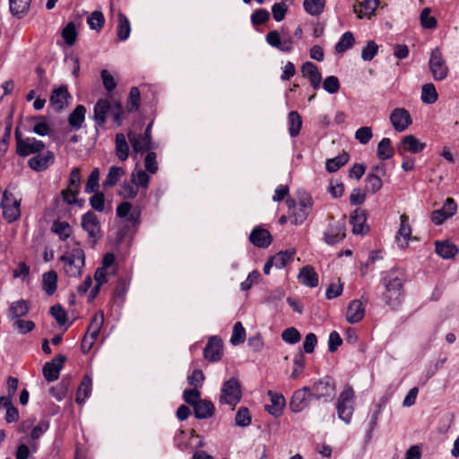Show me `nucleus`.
<instances>
[{"instance_id": "1", "label": "nucleus", "mask_w": 459, "mask_h": 459, "mask_svg": "<svg viewBox=\"0 0 459 459\" xmlns=\"http://www.w3.org/2000/svg\"><path fill=\"white\" fill-rule=\"evenodd\" d=\"M403 277L401 273L391 271L382 279L385 290L382 293L383 299L389 307H394L400 303L403 296Z\"/></svg>"}, {"instance_id": "2", "label": "nucleus", "mask_w": 459, "mask_h": 459, "mask_svg": "<svg viewBox=\"0 0 459 459\" xmlns=\"http://www.w3.org/2000/svg\"><path fill=\"white\" fill-rule=\"evenodd\" d=\"M59 260L63 264L65 273L69 277H78L85 265L84 251L81 247L64 253Z\"/></svg>"}, {"instance_id": "3", "label": "nucleus", "mask_w": 459, "mask_h": 459, "mask_svg": "<svg viewBox=\"0 0 459 459\" xmlns=\"http://www.w3.org/2000/svg\"><path fill=\"white\" fill-rule=\"evenodd\" d=\"M16 140V153L21 157H27L41 152L45 150V143L35 137H23L20 129L16 128L14 133Z\"/></svg>"}, {"instance_id": "4", "label": "nucleus", "mask_w": 459, "mask_h": 459, "mask_svg": "<svg viewBox=\"0 0 459 459\" xmlns=\"http://www.w3.org/2000/svg\"><path fill=\"white\" fill-rule=\"evenodd\" d=\"M286 204L290 210L291 222L295 225H300L307 220L312 211L313 201L310 196L305 195L300 199L299 205L292 198H288Z\"/></svg>"}, {"instance_id": "5", "label": "nucleus", "mask_w": 459, "mask_h": 459, "mask_svg": "<svg viewBox=\"0 0 459 459\" xmlns=\"http://www.w3.org/2000/svg\"><path fill=\"white\" fill-rule=\"evenodd\" d=\"M336 409L339 419L350 423L354 411V392L351 386H346L340 394Z\"/></svg>"}, {"instance_id": "6", "label": "nucleus", "mask_w": 459, "mask_h": 459, "mask_svg": "<svg viewBox=\"0 0 459 459\" xmlns=\"http://www.w3.org/2000/svg\"><path fill=\"white\" fill-rule=\"evenodd\" d=\"M242 392L238 380L231 377L222 385L220 395V403L234 408L241 400Z\"/></svg>"}, {"instance_id": "7", "label": "nucleus", "mask_w": 459, "mask_h": 459, "mask_svg": "<svg viewBox=\"0 0 459 459\" xmlns=\"http://www.w3.org/2000/svg\"><path fill=\"white\" fill-rule=\"evenodd\" d=\"M265 40L268 45L281 52L290 53L293 49V39L288 32L271 30L267 33Z\"/></svg>"}, {"instance_id": "8", "label": "nucleus", "mask_w": 459, "mask_h": 459, "mask_svg": "<svg viewBox=\"0 0 459 459\" xmlns=\"http://www.w3.org/2000/svg\"><path fill=\"white\" fill-rule=\"evenodd\" d=\"M429 65L433 78L436 81H442L447 77L448 66L438 48L431 51Z\"/></svg>"}, {"instance_id": "9", "label": "nucleus", "mask_w": 459, "mask_h": 459, "mask_svg": "<svg viewBox=\"0 0 459 459\" xmlns=\"http://www.w3.org/2000/svg\"><path fill=\"white\" fill-rule=\"evenodd\" d=\"M56 160L55 153L49 150L34 154L28 160V166L33 171L42 172L50 168Z\"/></svg>"}, {"instance_id": "10", "label": "nucleus", "mask_w": 459, "mask_h": 459, "mask_svg": "<svg viewBox=\"0 0 459 459\" xmlns=\"http://www.w3.org/2000/svg\"><path fill=\"white\" fill-rule=\"evenodd\" d=\"M310 393V395L317 400L324 399L327 401L328 399H332L334 395L335 383L331 377H324L313 385Z\"/></svg>"}, {"instance_id": "11", "label": "nucleus", "mask_w": 459, "mask_h": 459, "mask_svg": "<svg viewBox=\"0 0 459 459\" xmlns=\"http://www.w3.org/2000/svg\"><path fill=\"white\" fill-rule=\"evenodd\" d=\"M1 206L3 216L8 222H13L21 216L20 201L6 191L3 195Z\"/></svg>"}, {"instance_id": "12", "label": "nucleus", "mask_w": 459, "mask_h": 459, "mask_svg": "<svg viewBox=\"0 0 459 459\" xmlns=\"http://www.w3.org/2000/svg\"><path fill=\"white\" fill-rule=\"evenodd\" d=\"M82 227L87 232L90 238L96 242L101 238L100 223L97 215L92 212H87L82 216Z\"/></svg>"}, {"instance_id": "13", "label": "nucleus", "mask_w": 459, "mask_h": 459, "mask_svg": "<svg viewBox=\"0 0 459 459\" xmlns=\"http://www.w3.org/2000/svg\"><path fill=\"white\" fill-rule=\"evenodd\" d=\"M31 307V303L27 299H17L9 304L6 310V317L9 321L20 319L28 315Z\"/></svg>"}, {"instance_id": "14", "label": "nucleus", "mask_w": 459, "mask_h": 459, "mask_svg": "<svg viewBox=\"0 0 459 459\" xmlns=\"http://www.w3.org/2000/svg\"><path fill=\"white\" fill-rule=\"evenodd\" d=\"M117 215L135 227L140 224L141 211L138 207L133 208L128 202H123L117 207Z\"/></svg>"}, {"instance_id": "15", "label": "nucleus", "mask_w": 459, "mask_h": 459, "mask_svg": "<svg viewBox=\"0 0 459 459\" xmlns=\"http://www.w3.org/2000/svg\"><path fill=\"white\" fill-rule=\"evenodd\" d=\"M65 359V356L57 355L51 361L44 365L42 373L47 381L52 382L58 378Z\"/></svg>"}, {"instance_id": "16", "label": "nucleus", "mask_w": 459, "mask_h": 459, "mask_svg": "<svg viewBox=\"0 0 459 459\" xmlns=\"http://www.w3.org/2000/svg\"><path fill=\"white\" fill-rule=\"evenodd\" d=\"M390 122L395 131L403 132L412 123L410 113L403 108H394L390 115Z\"/></svg>"}, {"instance_id": "17", "label": "nucleus", "mask_w": 459, "mask_h": 459, "mask_svg": "<svg viewBox=\"0 0 459 459\" xmlns=\"http://www.w3.org/2000/svg\"><path fill=\"white\" fill-rule=\"evenodd\" d=\"M113 104L108 99L99 100L93 108L92 119L96 127H101L107 121L108 115L111 112Z\"/></svg>"}, {"instance_id": "18", "label": "nucleus", "mask_w": 459, "mask_h": 459, "mask_svg": "<svg viewBox=\"0 0 459 459\" xmlns=\"http://www.w3.org/2000/svg\"><path fill=\"white\" fill-rule=\"evenodd\" d=\"M310 388L305 386L294 392L291 400L290 402V408L293 412H300L309 403Z\"/></svg>"}, {"instance_id": "19", "label": "nucleus", "mask_w": 459, "mask_h": 459, "mask_svg": "<svg viewBox=\"0 0 459 459\" xmlns=\"http://www.w3.org/2000/svg\"><path fill=\"white\" fill-rule=\"evenodd\" d=\"M128 140L133 147L134 152H149L155 148L154 143L152 140L145 138L144 136L138 134L133 131L127 133Z\"/></svg>"}, {"instance_id": "20", "label": "nucleus", "mask_w": 459, "mask_h": 459, "mask_svg": "<svg viewBox=\"0 0 459 459\" xmlns=\"http://www.w3.org/2000/svg\"><path fill=\"white\" fill-rule=\"evenodd\" d=\"M456 212V204L452 198H447L441 209L432 212L431 220L436 225L442 224Z\"/></svg>"}, {"instance_id": "21", "label": "nucleus", "mask_w": 459, "mask_h": 459, "mask_svg": "<svg viewBox=\"0 0 459 459\" xmlns=\"http://www.w3.org/2000/svg\"><path fill=\"white\" fill-rule=\"evenodd\" d=\"M366 211L360 208L355 209L351 215V224L354 234L364 235L368 232L369 227L366 223Z\"/></svg>"}, {"instance_id": "22", "label": "nucleus", "mask_w": 459, "mask_h": 459, "mask_svg": "<svg viewBox=\"0 0 459 459\" xmlns=\"http://www.w3.org/2000/svg\"><path fill=\"white\" fill-rule=\"evenodd\" d=\"M345 238V225L342 221H336L329 225L325 232V241L328 245H334Z\"/></svg>"}, {"instance_id": "23", "label": "nucleus", "mask_w": 459, "mask_h": 459, "mask_svg": "<svg viewBox=\"0 0 459 459\" xmlns=\"http://www.w3.org/2000/svg\"><path fill=\"white\" fill-rule=\"evenodd\" d=\"M204 356L210 361H218L222 356V342L217 336H212L209 339L204 350Z\"/></svg>"}, {"instance_id": "24", "label": "nucleus", "mask_w": 459, "mask_h": 459, "mask_svg": "<svg viewBox=\"0 0 459 459\" xmlns=\"http://www.w3.org/2000/svg\"><path fill=\"white\" fill-rule=\"evenodd\" d=\"M270 398V404L265 405V411H268L272 416L278 418L283 412L286 402L282 394H277L272 390L267 392Z\"/></svg>"}, {"instance_id": "25", "label": "nucleus", "mask_w": 459, "mask_h": 459, "mask_svg": "<svg viewBox=\"0 0 459 459\" xmlns=\"http://www.w3.org/2000/svg\"><path fill=\"white\" fill-rule=\"evenodd\" d=\"M385 172L384 166H376L373 168L372 172L366 178V188L368 192L375 194L381 189L383 186L381 176L384 175Z\"/></svg>"}, {"instance_id": "26", "label": "nucleus", "mask_w": 459, "mask_h": 459, "mask_svg": "<svg viewBox=\"0 0 459 459\" xmlns=\"http://www.w3.org/2000/svg\"><path fill=\"white\" fill-rule=\"evenodd\" d=\"M301 72L304 77L307 78L311 86L317 90L320 87L322 75L317 66L312 62H306L301 67Z\"/></svg>"}, {"instance_id": "27", "label": "nucleus", "mask_w": 459, "mask_h": 459, "mask_svg": "<svg viewBox=\"0 0 459 459\" xmlns=\"http://www.w3.org/2000/svg\"><path fill=\"white\" fill-rule=\"evenodd\" d=\"M249 240L255 247L264 248L272 243L273 238L267 230L255 227L249 236Z\"/></svg>"}, {"instance_id": "28", "label": "nucleus", "mask_w": 459, "mask_h": 459, "mask_svg": "<svg viewBox=\"0 0 459 459\" xmlns=\"http://www.w3.org/2000/svg\"><path fill=\"white\" fill-rule=\"evenodd\" d=\"M70 97L67 87L62 85L53 90L50 96V104L56 111L62 110L67 104V99Z\"/></svg>"}, {"instance_id": "29", "label": "nucleus", "mask_w": 459, "mask_h": 459, "mask_svg": "<svg viewBox=\"0 0 459 459\" xmlns=\"http://www.w3.org/2000/svg\"><path fill=\"white\" fill-rule=\"evenodd\" d=\"M425 145L424 143L420 142L414 135L409 134L403 138L398 150L401 154L404 152L418 153L425 148Z\"/></svg>"}, {"instance_id": "30", "label": "nucleus", "mask_w": 459, "mask_h": 459, "mask_svg": "<svg viewBox=\"0 0 459 459\" xmlns=\"http://www.w3.org/2000/svg\"><path fill=\"white\" fill-rule=\"evenodd\" d=\"M378 5V0H363L354 4L353 11L358 18H370Z\"/></svg>"}, {"instance_id": "31", "label": "nucleus", "mask_w": 459, "mask_h": 459, "mask_svg": "<svg viewBox=\"0 0 459 459\" xmlns=\"http://www.w3.org/2000/svg\"><path fill=\"white\" fill-rule=\"evenodd\" d=\"M400 220H401V225H400V229L396 234L395 239L401 248H405L408 245V241L411 235V229L409 224L408 216H406L405 214H403L400 217Z\"/></svg>"}, {"instance_id": "32", "label": "nucleus", "mask_w": 459, "mask_h": 459, "mask_svg": "<svg viewBox=\"0 0 459 459\" xmlns=\"http://www.w3.org/2000/svg\"><path fill=\"white\" fill-rule=\"evenodd\" d=\"M365 316V308L360 300H352L347 308L346 319L348 322L354 324L358 323Z\"/></svg>"}, {"instance_id": "33", "label": "nucleus", "mask_w": 459, "mask_h": 459, "mask_svg": "<svg viewBox=\"0 0 459 459\" xmlns=\"http://www.w3.org/2000/svg\"><path fill=\"white\" fill-rule=\"evenodd\" d=\"M299 281L307 287L314 288L318 284V276L311 266H304L298 276Z\"/></svg>"}, {"instance_id": "34", "label": "nucleus", "mask_w": 459, "mask_h": 459, "mask_svg": "<svg viewBox=\"0 0 459 459\" xmlns=\"http://www.w3.org/2000/svg\"><path fill=\"white\" fill-rule=\"evenodd\" d=\"M196 419H208L214 414L213 403L208 400H200L194 407Z\"/></svg>"}, {"instance_id": "35", "label": "nucleus", "mask_w": 459, "mask_h": 459, "mask_svg": "<svg viewBox=\"0 0 459 459\" xmlns=\"http://www.w3.org/2000/svg\"><path fill=\"white\" fill-rule=\"evenodd\" d=\"M436 253L444 259L453 258L458 252L455 245L449 241H436Z\"/></svg>"}, {"instance_id": "36", "label": "nucleus", "mask_w": 459, "mask_h": 459, "mask_svg": "<svg viewBox=\"0 0 459 459\" xmlns=\"http://www.w3.org/2000/svg\"><path fill=\"white\" fill-rule=\"evenodd\" d=\"M116 155L117 157L125 161L129 156V145L126 142V135L122 133L116 134Z\"/></svg>"}, {"instance_id": "37", "label": "nucleus", "mask_w": 459, "mask_h": 459, "mask_svg": "<svg viewBox=\"0 0 459 459\" xmlns=\"http://www.w3.org/2000/svg\"><path fill=\"white\" fill-rule=\"evenodd\" d=\"M31 0H9L10 12L13 15L22 18L30 6Z\"/></svg>"}, {"instance_id": "38", "label": "nucleus", "mask_w": 459, "mask_h": 459, "mask_svg": "<svg viewBox=\"0 0 459 459\" xmlns=\"http://www.w3.org/2000/svg\"><path fill=\"white\" fill-rule=\"evenodd\" d=\"M294 255L295 251L293 249H289L281 251L271 258L272 262L274 264V266L278 269H281L294 259Z\"/></svg>"}, {"instance_id": "39", "label": "nucleus", "mask_w": 459, "mask_h": 459, "mask_svg": "<svg viewBox=\"0 0 459 459\" xmlns=\"http://www.w3.org/2000/svg\"><path fill=\"white\" fill-rule=\"evenodd\" d=\"M302 126V119L297 111H290L288 115V129L291 137L299 135Z\"/></svg>"}, {"instance_id": "40", "label": "nucleus", "mask_w": 459, "mask_h": 459, "mask_svg": "<svg viewBox=\"0 0 459 459\" xmlns=\"http://www.w3.org/2000/svg\"><path fill=\"white\" fill-rule=\"evenodd\" d=\"M92 381L89 376H84L76 394V403L82 404L89 397L91 391Z\"/></svg>"}, {"instance_id": "41", "label": "nucleus", "mask_w": 459, "mask_h": 459, "mask_svg": "<svg viewBox=\"0 0 459 459\" xmlns=\"http://www.w3.org/2000/svg\"><path fill=\"white\" fill-rule=\"evenodd\" d=\"M377 154L382 160H388L394 156V150L391 145V140L389 138L385 137L378 143Z\"/></svg>"}, {"instance_id": "42", "label": "nucleus", "mask_w": 459, "mask_h": 459, "mask_svg": "<svg viewBox=\"0 0 459 459\" xmlns=\"http://www.w3.org/2000/svg\"><path fill=\"white\" fill-rule=\"evenodd\" d=\"M43 289L48 296L55 293L56 290L57 274L55 271H49L43 274Z\"/></svg>"}, {"instance_id": "43", "label": "nucleus", "mask_w": 459, "mask_h": 459, "mask_svg": "<svg viewBox=\"0 0 459 459\" xmlns=\"http://www.w3.org/2000/svg\"><path fill=\"white\" fill-rule=\"evenodd\" d=\"M325 0H304L303 7L305 11L312 16H316L324 12Z\"/></svg>"}, {"instance_id": "44", "label": "nucleus", "mask_w": 459, "mask_h": 459, "mask_svg": "<svg viewBox=\"0 0 459 459\" xmlns=\"http://www.w3.org/2000/svg\"><path fill=\"white\" fill-rule=\"evenodd\" d=\"M125 175V170L120 167L112 166L103 182L104 187L115 186Z\"/></svg>"}, {"instance_id": "45", "label": "nucleus", "mask_w": 459, "mask_h": 459, "mask_svg": "<svg viewBox=\"0 0 459 459\" xmlns=\"http://www.w3.org/2000/svg\"><path fill=\"white\" fill-rule=\"evenodd\" d=\"M131 26L129 20L123 13H118L117 37L120 40H126L130 36Z\"/></svg>"}, {"instance_id": "46", "label": "nucleus", "mask_w": 459, "mask_h": 459, "mask_svg": "<svg viewBox=\"0 0 459 459\" xmlns=\"http://www.w3.org/2000/svg\"><path fill=\"white\" fill-rule=\"evenodd\" d=\"M349 158V154L343 152L333 159L327 160L325 163L326 170L330 173L337 171L341 167H342L348 162Z\"/></svg>"}, {"instance_id": "47", "label": "nucleus", "mask_w": 459, "mask_h": 459, "mask_svg": "<svg viewBox=\"0 0 459 459\" xmlns=\"http://www.w3.org/2000/svg\"><path fill=\"white\" fill-rule=\"evenodd\" d=\"M71 380L69 377H64L56 386L51 387L50 393L57 400H63L70 387Z\"/></svg>"}, {"instance_id": "48", "label": "nucleus", "mask_w": 459, "mask_h": 459, "mask_svg": "<svg viewBox=\"0 0 459 459\" xmlns=\"http://www.w3.org/2000/svg\"><path fill=\"white\" fill-rule=\"evenodd\" d=\"M85 114V107L78 105L69 116V124L74 128H80L84 121Z\"/></svg>"}, {"instance_id": "49", "label": "nucleus", "mask_w": 459, "mask_h": 459, "mask_svg": "<svg viewBox=\"0 0 459 459\" xmlns=\"http://www.w3.org/2000/svg\"><path fill=\"white\" fill-rule=\"evenodd\" d=\"M438 95L434 84L426 83L422 86L420 99L426 104H433L437 100Z\"/></svg>"}, {"instance_id": "50", "label": "nucleus", "mask_w": 459, "mask_h": 459, "mask_svg": "<svg viewBox=\"0 0 459 459\" xmlns=\"http://www.w3.org/2000/svg\"><path fill=\"white\" fill-rule=\"evenodd\" d=\"M52 230L55 232L61 240L67 239L72 233V228L66 221H56L52 225Z\"/></svg>"}, {"instance_id": "51", "label": "nucleus", "mask_w": 459, "mask_h": 459, "mask_svg": "<svg viewBox=\"0 0 459 459\" xmlns=\"http://www.w3.org/2000/svg\"><path fill=\"white\" fill-rule=\"evenodd\" d=\"M431 9L424 8L420 15V24L424 29L433 30L437 27V22L434 16H430Z\"/></svg>"}, {"instance_id": "52", "label": "nucleus", "mask_w": 459, "mask_h": 459, "mask_svg": "<svg viewBox=\"0 0 459 459\" xmlns=\"http://www.w3.org/2000/svg\"><path fill=\"white\" fill-rule=\"evenodd\" d=\"M36 123L31 128V132L40 136L48 135L51 132L50 126L46 122L45 117H39L34 118Z\"/></svg>"}, {"instance_id": "53", "label": "nucleus", "mask_w": 459, "mask_h": 459, "mask_svg": "<svg viewBox=\"0 0 459 459\" xmlns=\"http://www.w3.org/2000/svg\"><path fill=\"white\" fill-rule=\"evenodd\" d=\"M354 37L351 32H345L341 39L335 45V51L337 53H343L347 49L351 48L354 44Z\"/></svg>"}, {"instance_id": "54", "label": "nucleus", "mask_w": 459, "mask_h": 459, "mask_svg": "<svg viewBox=\"0 0 459 459\" xmlns=\"http://www.w3.org/2000/svg\"><path fill=\"white\" fill-rule=\"evenodd\" d=\"M140 91L137 87H133L130 90L129 97L126 103L128 112H134L140 106Z\"/></svg>"}, {"instance_id": "55", "label": "nucleus", "mask_w": 459, "mask_h": 459, "mask_svg": "<svg viewBox=\"0 0 459 459\" xmlns=\"http://www.w3.org/2000/svg\"><path fill=\"white\" fill-rule=\"evenodd\" d=\"M79 191H73L72 188L66 187L61 191V196L63 201L68 204H78L79 206L82 205V201L78 199Z\"/></svg>"}, {"instance_id": "56", "label": "nucleus", "mask_w": 459, "mask_h": 459, "mask_svg": "<svg viewBox=\"0 0 459 459\" xmlns=\"http://www.w3.org/2000/svg\"><path fill=\"white\" fill-rule=\"evenodd\" d=\"M108 270L102 266L99 267L94 274V279L96 281V285L91 290V295L94 297L98 294L100 286L107 281V276L108 274Z\"/></svg>"}, {"instance_id": "57", "label": "nucleus", "mask_w": 459, "mask_h": 459, "mask_svg": "<svg viewBox=\"0 0 459 459\" xmlns=\"http://www.w3.org/2000/svg\"><path fill=\"white\" fill-rule=\"evenodd\" d=\"M12 325L20 334H26L35 328L34 322L22 318L13 321Z\"/></svg>"}, {"instance_id": "58", "label": "nucleus", "mask_w": 459, "mask_h": 459, "mask_svg": "<svg viewBox=\"0 0 459 459\" xmlns=\"http://www.w3.org/2000/svg\"><path fill=\"white\" fill-rule=\"evenodd\" d=\"M131 178L135 184H137V188L142 187L143 189H147L149 186L150 177L147 172L143 169H138L134 171L131 174Z\"/></svg>"}, {"instance_id": "59", "label": "nucleus", "mask_w": 459, "mask_h": 459, "mask_svg": "<svg viewBox=\"0 0 459 459\" xmlns=\"http://www.w3.org/2000/svg\"><path fill=\"white\" fill-rule=\"evenodd\" d=\"M138 194L137 184L132 179L130 182H125L122 186L119 195L125 199H133Z\"/></svg>"}, {"instance_id": "60", "label": "nucleus", "mask_w": 459, "mask_h": 459, "mask_svg": "<svg viewBox=\"0 0 459 459\" xmlns=\"http://www.w3.org/2000/svg\"><path fill=\"white\" fill-rule=\"evenodd\" d=\"M246 337V330L243 327L240 322L235 323L233 326L232 335L230 338V342L233 345H238L244 342Z\"/></svg>"}, {"instance_id": "61", "label": "nucleus", "mask_w": 459, "mask_h": 459, "mask_svg": "<svg viewBox=\"0 0 459 459\" xmlns=\"http://www.w3.org/2000/svg\"><path fill=\"white\" fill-rule=\"evenodd\" d=\"M99 180H100V170L98 168L92 169L91 172L84 191L88 194L93 193L99 187Z\"/></svg>"}, {"instance_id": "62", "label": "nucleus", "mask_w": 459, "mask_h": 459, "mask_svg": "<svg viewBox=\"0 0 459 459\" xmlns=\"http://www.w3.org/2000/svg\"><path fill=\"white\" fill-rule=\"evenodd\" d=\"M87 22L91 29L100 30L104 25L105 19L101 12L94 11L88 17Z\"/></svg>"}, {"instance_id": "63", "label": "nucleus", "mask_w": 459, "mask_h": 459, "mask_svg": "<svg viewBox=\"0 0 459 459\" xmlns=\"http://www.w3.org/2000/svg\"><path fill=\"white\" fill-rule=\"evenodd\" d=\"M235 423L239 427H247L251 423V416L247 407H240L235 417Z\"/></svg>"}, {"instance_id": "64", "label": "nucleus", "mask_w": 459, "mask_h": 459, "mask_svg": "<svg viewBox=\"0 0 459 459\" xmlns=\"http://www.w3.org/2000/svg\"><path fill=\"white\" fill-rule=\"evenodd\" d=\"M282 340L289 344H295L300 341V333L294 327L285 329L281 333Z\"/></svg>"}]
</instances>
